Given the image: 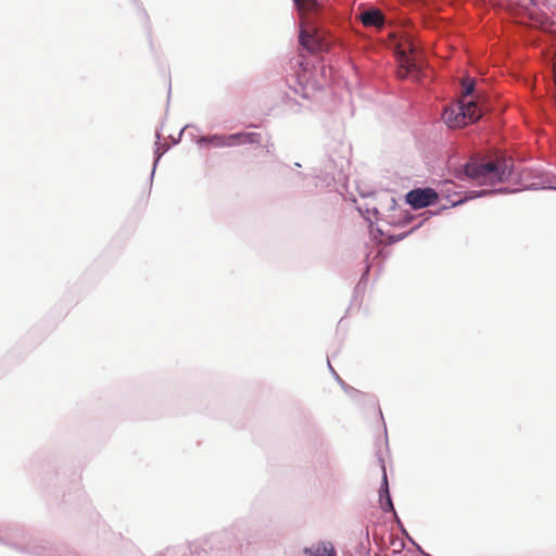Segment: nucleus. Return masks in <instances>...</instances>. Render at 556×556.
Listing matches in <instances>:
<instances>
[{
    "label": "nucleus",
    "instance_id": "nucleus-1",
    "mask_svg": "<svg viewBox=\"0 0 556 556\" xmlns=\"http://www.w3.org/2000/svg\"><path fill=\"white\" fill-rule=\"evenodd\" d=\"M289 70L290 73L282 81L287 90H281V104L292 114H300L304 110L312 111L308 104L300 102L295 97L313 101L316 93L328 84V70L323 63L303 56L292 58Z\"/></svg>",
    "mask_w": 556,
    "mask_h": 556
},
{
    "label": "nucleus",
    "instance_id": "nucleus-2",
    "mask_svg": "<svg viewBox=\"0 0 556 556\" xmlns=\"http://www.w3.org/2000/svg\"><path fill=\"white\" fill-rule=\"evenodd\" d=\"M249 529L248 520H238L229 529L212 533L199 542L190 543L189 551L199 556L202 553L214 556H239L243 545L251 543Z\"/></svg>",
    "mask_w": 556,
    "mask_h": 556
},
{
    "label": "nucleus",
    "instance_id": "nucleus-3",
    "mask_svg": "<svg viewBox=\"0 0 556 556\" xmlns=\"http://www.w3.org/2000/svg\"><path fill=\"white\" fill-rule=\"evenodd\" d=\"M514 174V167L496 162H481L477 159L466 161L453 175L458 180H468L476 186H495L508 181Z\"/></svg>",
    "mask_w": 556,
    "mask_h": 556
},
{
    "label": "nucleus",
    "instance_id": "nucleus-4",
    "mask_svg": "<svg viewBox=\"0 0 556 556\" xmlns=\"http://www.w3.org/2000/svg\"><path fill=\"white\" fill-rule=\"evenodd\" d=\"M438 187L439 190H437V192L440 193V199H445L448 202V204H443L435 211H427L422 213L421 216H426L428 217V219L433 216L440 215L441 213L448 208L464 205L465 203L471 200L492 197L495 194H508L514 192V190L510 189L509 187L484 188L463 191L460 190V186L448 179L440 180L438 182Z\"/></svg>",
    "mask_w": 556,
    "mask_h": 556
},
{
    "label": "nucleus",
    "instance_id": "nucleus-5",
    "mask_svg": "<svg viewBox=\"0 0 556 556\" xmlns=\"http://www.w3.org/2000/svg\"><path fill=\"white\" fill-rule=\"evenodd\" d=\"M0 544L12 548L20 554H26L29 556H62V554H67L68 552L65 548L54 547L49 541L37 539H29L25 543H20L0 535Z\"/></svg>",
    "mask_w": 556,
    "mask_h": 556
},
{
    "label": "nucleus",
    "instance_id": "nucleus-6",
    "mask_svg": "<svg viewBox=\"0 0 556 556\" xmlns=\"http://www.w3.org/2000/svg\"><path fill=\"white\" fill-rule=\"evenodd\" d=\"M440 193L431 187H415L404 194V202L413 211H419L437 204Z\"/></svg>",
    "mask_w": 556,
    "mask_h": 556
},
{
    "label": "nucleus",
    "instance_id": "nucleus-7",
    "mask_svg": "<svg viewBox=\"0 0 556 556\" xmlns=\"http://www.w3.org/2000/svg\"><path fill=\"white\" fill-rule=\"evenodd\" d=\"M523 190H555L556 176L551 174L532 175L531 172L525 170L520 176Z\"/></svg>",
    "mask_w": 556,
    "mask_h": 556
},
{
    "label": "nucleus",
    "instance_id": "nucleus-8",
    "mask_svg": "<svg viewBox=\"0 0 556 556\" xmlns=\"http://www.w3.org/2000/svg\"><path fill=\"white\" fill-rule=\"evenodd\" d=\"M377 457H378V463L380 465L381 472H382L381 481H380V485H379V490H378V495H379L378 503H379L380 509L384 514H388L389 511H394V504H393V500H392V496L390 493V485H389L384 459L379 452L377 453Z\"/></svg>",
    "mask_w": 556,
    "mask_h": 556
},
{
    "label": "nucleus",
    "instance_id": "nucleus-9",
    "mask_svg": "<svg viewBox=\"0 0 556 556\" xmlns=\"http://www.w3.org/2000/svg\"><path fill=\"white\" fill-rule=\"evenodd\" d=\"M344 392L354 402H356V403H358L361 405L370 406L372 408L378 407V400H377L376 395H374V394L365 393V392H363L361 390L355 389L352 386L346 387Z\"/></svg>",
    "mask_w": 556,
    "mask_h": 556
},
{
    "label": "nucleus",
    "instance_id": "nucleus-10",
    "mask_svg": "<svg viewBox=\"0 0 556 556\" xmlns=\"http://www.w3.org/2000/svg\"><path fill=\"white\" fill-rule=\"evenodd\" d=\"M155 138H156V141H155V148L153 151V164H152V169H151L150 177H149L150 188L152 187L154 174H155V170H156L160 160L170 149V146L161 143L162 136H161L160 130L155 131Z\"/></svg>",
    "mask_w": 556,
    "mask_h": 556
},
{
    "label": "nucleus",
    "instance_id": "nucleus-11",
    "mask_svg": "<svg viewBox=\"0 0 556 556\" xmlns=\"http://www.w3.org/2000/svg\"><path fill=\"white\" fill-rule=\"evenodd\" d=\"M361 21L365 26L382 27L384 24V16L381 11L371 9L362 13Z\"/></svg>",
    "mask_w": 556,
    "mask_h": 556
},
{
    "label": "nucleus",
    "instance_id": "nucleus-12",
    "mask_svg": "<svg viewBox=\"0 0 556 556\" xmlns=\"http://www.w3.org/2000/svg\"><path fill=\"white\" fill-rule=\"evenodd\" d=\"M415 217H416V215H414L410 211L403 210V211H401L399 216H395V215L388 216L386 219V223L390 227L401 228V227H405L408 224H410L415 219Z\"/></svg>",
    "mask_w": 556,
    "mask_h": 556
},
{
    "label": "nucleus",
    "instance_id": "nucleus-13",
    "mask_svg": "<svg viewBox=\"0 0 556 556\" xmlns=\"http://www.w3.org/2000/svg\"><path fill=\"white\" fill-rule=\"evenodd\" d=\"M426 220H428V217L424 216V218L417 225H415L414 227H412L409 230H407L405 232H401L397 235L388 232L387 233L388 244H395V243L406 239L407 237L413 235L416 230L421 228Z\"/></svg>",
    "mask_w": 556,
    "mask_h": 556
},
{
    "label": "nucleus",
    "instance_id": "nucleus-14",
    "mask_svg": "<svg viewBox=\"0 0 556 556\" xmlns=\"http://www.w3.org/2000/svg\"><path fill=\"white\" fill-rule=\"evenodd\" d=\"M357 211L367 223L375 219L376 222L382 220L379 210L376 206H369L368 203L357 206Z\"/></svg>",
    "mask_w": 556,
    "mask_h": 556
},
{
    "label": "nucleus",
    "instance_id": "nucleus-15",
    "mask_svg": "<svg viewBox=\"0 0 556 556\" xmlns=\"http://www.w3.org/2000/svg\"><path fill=\"white\" fill-rule=\"evenodd\" d=\"M368 232L370 236V239L375 242H380L382 237H387V233L384 230L378 225V222L369 220L368 223Z\"/></svg>",
    "mask_w": 556,
    "mask_h": 556
},
{
    "label": "nucleus",
    "instance_id": "nucleus-16",
    "mask_svg": "<svg viewBox=\"0 0 556 556\" xmlns=\"http://www.w3.org/2000/svg\"><path fill=\"white\" fill-rule=\"evenodd\" d=\"M240 137L243 144H260L262 141V135L254 131H240Z\"/></svg>",
    "mask_w": 556,
    "mask_h": 556
},
{
    "label": "nucleus",
    "instance_id": "nucleus-17",
    "mask_svg": "<svg viewBox=\"0 0 556 556\" xmlns=\"http://www.w3.org/2000/svg\"><path fill=\"white\" fill-rule=\"evenodd\" d=\"M367 285L357 281L351 300V305H361Z\"/></svg>",
    "mask_w": 556,
    "mask_h": 556
},
{
    "label": "nucleus",
    "instance_id": "nucleus-18",
    "mask_svg": "<svg viewBox=\"0 0 556 556\" xmlns=\"http://www.w3.org/2000/svg\"><path fill=\"white\" fill-rule=\"evenodd\" d=\"M208 140H210V147H212V148H227V146H228L227 139H226V134H219V132L211 134V135H208Z\"/></svg>",
    "mask_w": 556,
    "mask_h": 556
},
{
    "label": "nucleus",
    "instance_id": "nucleus-19",
    "mask_svg": "<svg viewBox=\"0 0 556 556\" xmlns=\"http://www.w3.org/2000/svg\"><path fill=\"white\" fill-rule=\"evenodd\" d=\"M130 1L136 5L142 23L146 25V28L148 29V31H150V28H151L150 18H149L148 12L143 8L142 3H140L138 0H130Z\"/></svg>",
    "mask_w": 556,
    "mask_h": 556
},
{
    "label": "nucleus",
    "instance_id": "nucleus-20",
    "mask_svg": "<svg viewBox=\"0 0 556 556\" xmlns=\"http://www.w3.org/2000/svg\"><path fill=\"white\" fill-rule=\"evenodd\" d=\"M226 139H227V143H228L227 148L242 146L240 131L226 134Z\"/></svg>",
    "mask_w": 556,
    "mask_h": 556
},
{
    "label": "nucleus",
    "instance_id": "nucleus-21",
    "mask_svg": "<svg viewBox=\"0 0 556 556\" xmlns=\"http://www.w3.org/2000/svg\"><path fill=\"white\" fill-rule=\"evenodd\" d=\"M327 365H328V368H329V371L331 372V375L333 376V378L336 379V381L339 383V386L341 387V389L343 391H345V388L349 387L350 384L346 383L342 378L341 376H339V374L334 370V368L332 367V365L330 364V361L327 359Z\"/></svg>",
    "mask_w": 556,
    "mask_h": 556
},
{
    "label": "nucleus",
    "instance_id": "nucleus-22",
    "mask_svg": "<svg viewBox=\"0 0 556 556\" xmlns=\"http://www.w3.org/2000/svg\"><path fill=\"white\" fill-rule=\"evenodd\" d=\"M192 137V141L199 146L200 148H210V140H208V135L207 136H193L191 135Z\"/></svg>",
    "mask_w": 556,
    "mask_h": 556
},
{
    "label": "nucleus",
    "instance_id": "nucleus-23",
    "mask_svg": "<svg viewBox=\"0 0 556 556\" xmlns=\"http://www.w3.org/2000/svg\"><path fill=\"white\" fill-rule=\"evenodd\" d=\"M365 261H366V265H365V268H364L358 281L367 285L368 279H369V274H370L369 254L366 255Z\"/></svg>",
    "mask_w": 556,
    "mask_h": 556
},
{
    "label": "nucleus",
    "instance_id": "nucleus-24",
    "mask_svg": "<svg viewBox=\"0 0 556 556\" xmlns=\"http://www.w3.org/2000/svg\"><path fill=\"white\" fill-rule=\"evenodd\" d=\"M325 1L326 0H292L293 4L298 8L301 7L302 2H306L312 8H319V7L324 5Z\"/></svg>",
    "mask_w": 556,
    "mask_h": 556
},
{
    "label": "nucleus",
    "instance_id": "nucleus-25",
    "mask_svg": "<svg viewBox=\"0 0 556 556\" xmlns=\"http://www.w3.org/2000/svg\"><path fill=\"white\" fill-rule=\"evenodd\" d=\"M298 41L301 47H303L304 49H308V36L303 27L299 28Z\"/></svg>",
    "mask_w": 556,
    "mask_h": 556
},
{
    "label": "nucleus",
    "instance_id": "nucleus-26",
    "mask_svg": "<svg viewBox=\"0 0 556 556\" xmlns=\"http://www.w3.org/2000/svg\"><path fill=\"white\" fill-rule=\"evenodd\" d=\"M180 552H181L180 547H170V548H166L165 552H163L161 556H185Z\"/></svg>",
    "mask_w": 556,
    "mask_h": 556
},
{
    "label": "nucleus",
    "instance_id": "nucleus-27",
    "mask_svg": "<svg viewBox=\"0 0 556 556\" xmlns=\"http://www.w3.org/2000/svg\"><path fill=\"white\" fill-rule=\"evenodd\" d=\"M475 91V81L473 80H468L464 84V94L466 97H469Z\"/></svg>",
    "mask_w": 556,
    "mask_h": 556
},
{
    "label": "nucleus",
    "instance_id": "nucleus-28",
    "mask_svg": "<svg viewBox=\"0 0 556 556\" xmlns=\"http://www.w3.org/2000/svg\"><path fill=\"white\" fill-rule=\"evenodd\" d=\"M303 553L306 556H323L320 548H313V547H304Z\"/></svg>",
    "mask_w": 556,
    "mask_h": 556
},
{
    "label": "nucleus",
    "instance_id": "nucleus-29",
    "mask_svg": "<svg viewBox=\"0 0 556 556\" xmlns=\"http://www.w3.org/2000/svg\"><path fill=\"white\" fill-rule=\"evenodd\" d=\"M189 127H192V125L187 124L186 126H184V127L180 129V131H179V134H178V137H177V138H173V140H172V146H176V144H178V143L180 142L181 137H182V134H184L185 129H187V128H189Z\"/></svg>",
    "mask_w": 556,
    "mask_h": 556
},
{
    "label": "nucleus",
    "instance_id": "nucleus-30",
    "mask_svg": "<svg viewBox=\"0 0 556 556\" xmlns=\"http://www.w3.org/2000/svg\"><path fill=\"white\" fill-rule=\"evenodd\" d=\"M397 528L405 538H407L410 542L414 543L413 539L409 536L407 530L405 529L401 520H399Z\"/></svg>",
    "mask_w": 556,
    "mask_h": 556
},
{
    "label": "nucleus",
    "instance_id": "nucleus-31",
    "mask_svg": "<svg viewBox=\"0 0 556 556\" xmlns=\"http://www.w3.org/2000/svg\"><path fill=\"white\" fill-rule=\"evenodd\" d=\"M369 552H370V549L368 546L364 545L363 543L359 544V551H358L359 556H368Z\"/></svg>",
    "mask_w": 556,
    "mask_h": 556
},
{
    "label": "nucleus",
    "instance_id": "nucleus-32",
    "mask_svg": "<svg viewBox=\"0 0 556 556\" xmlns=\"http://www.w3.org/2000/svg\"><path fill=\"white\" fill-rule=\"evenodd\" d=\"M397 208V202H396V199L395 198H390V205H389V211L393 212Z\"/></svg>",
    "mask_w": 556,
    "mask_h": 556
},
{
    "label": "nucleus",
    "instance_id": "nucleus-33",
    "mask_svg": "<svg viewBox=\"0 0 556 556\" xmlns=\"http://www.w3.org/2000/svg\"><path fill=\"white\" fill-rule=\"evenodd\" d=\"M273 149H274V143L273 142H267L264 146L265 154H271Z\"/></svg>",
    "mask_w": 556,
    "mask_h": 556
},
{
    "label": "nucleus",
    "instance_id": "nucleus-34",
    "mask_svg": "<svg viewBox=\"0 0 556 556\" xmlns=\"http://www.w3.org/2000/svg\"><path fill=\"white\" fill-rule=\"evenodd\" d=\"M358 193L362 198H368V197L372 195L375 192L374 191H363L359 189Z\"/></svg>",
    "mask_w": 556,
    "mask_h": 556
},
{
    "label": "nucleus",
    "instance_id": "nucleus-35",
    "mask_svg": "<svg viewBox=\"0 0 556 556\" xmlns=\"http://www.w3.org/2000/svg\"><path fill=\"white\" fill-rule=\"evenodd\" d=\"M390 513L392 514L393 519H394V521H395V522H396V525H397V523H399V520H401V519H400V517H399V515H397L396 510L394 509V511H390Z\"/></svg>",
    "mask_w": 556,
    "mask_h": 556
},
{
    "label": "nucleus",
    "instance_id": "nucleus-36",
    "mask_svg": "<svg viewBox=\"0 0 556 556\" xmlns=\"http://www.w3.org/2000/svg\"><path fill=\"white\" fill-rule=\"evenodd\" d=\"M458 110H459V114H460L463 117H466V114H467L466 109H465L463 105H460V106L458 108Z\"/></svg>",
    "mask_w": 556,
    "mask_h": 556
},
{
    "label": "nucleus",
    "instance_id": "nucleus-37",
    "mask_svg": "<svg viewBox=\"0 0 556 556\" xmlns=\"http://www.w3.org/2000/svg\"><path fill=\"white\" fill-rule=\"evenodd\" d=\"M170 92H172V84L169 83L168 84V94H167V105L169 104Z\"/></svg>",
    "mask_w": 556,
    "mask_h": 556
},
{
    "label": "nucleus",
    "instance_id": "nucleus-38",
    "mask_svg": "<svg viewBox=\"0 0 556 556\" xmlns=\"http://www.w3.org/2000/svg\"><path fill=\"white\" fill-rule=\"evenodd\" d=\"M62 556H78L76 553L67 552V554H62Z\"/></svg>",
    "mask_w": 556,
    "mask_h": 556
},
{
    "label": "nucleus",
    "instance_id": "nucleus-39",
    "mask_svg": "<svg viewBox=\"0 0 556 556\" xmlns=\"http://www.w3.org/2000/svg\"><path fill=\"white\" fill-rule=\"evenodd\" d=\"M545 117H546V119L548 121V123H554V122H553V118L549 116V114H547V113H546V116H545Z\"/></svg>",
    "mask_w": 556,
    "mask_h": 556
},
{
    "label": "nucleus",
    "instance_id": "nucleus-40",
    "mask_svg": "<svg viewBox=\"0 0 556 556\" xmlns=\"http://www.w3.org/2000/svg\"><path fill=\"white\" fill-rule=\"evenodd\" d=\"M383 429H384V433L387 434V426L386 424L383 422ZM386 443L388 444V438L386 437Z\"/></svg>",
    "mask_w": 556,
    "mask_h": 556
},
{
    "label": "nucleus",
    "instance_id": "nucleus-41",
    "mask_svg": "<svg viewBox=\"0 0 556 556\" xmlns=\"http://www.w3.org/2000/svg\"><path fill=\"white\" fill-rule=\"evenodd\" d=\"M294 167H295V168H300V167H302V165H301V163L295 162V163H294Z\"/></svg>",
    "mask_w": 556,
    "mask_h": 556
},
{
    "label": "nucleus",
    "instance_id": "nucleus-42",
    "mask_svg": "<svg viewBox=\"0 0 556 556\" xmlns=\"http://www.w3.org/2000/svg\"><path fill=\"white\" fill-rule=\"evenodd\" d=\"M378 412H379L380 418L383 420V415H382V412H381V409L379 407H378Z\"/></svg>",
    "mask_w": 556,
    "mask_h": 556
},
{
    "label": "nucleus",
    "instance_id": "nucleus-43",
    "mask_svg": "<svg viewBox=\"0 0 556 556\" xmlns=\"http://www.w3.org/2000/svg\"><path fill=\"white\" fill-rule=\"evenodd\" d=\"M366 539L369 540V532H368V530L366 531Z\"/></svg>",
    "mask_w": 556,
    "mask_h": 556
},
{
    "label": "nucleus",
    "instance_id": "nucleus-44",
    "mask_svg": "<svg viewBox=\"0 0 556 556\" xmlns=\"http://www.w3.org/2000/svg\"><path fill=\"white\" fill-rule=\"evenodd\" d=\"M531 2H534V0H531Z\"/></svg>",
    "mask_w": 556,
    "mask_h": 556
}]
</instances>
